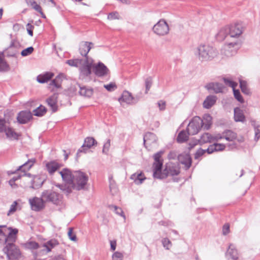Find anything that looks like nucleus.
<instances>
[{
  "mask_svg": "<svg viewBox=\"0 0 260 260\" xmlns=\"http://www.w3.org/2000/svg\"><path fill=\"white\" fill-rule=\"evenodd\" d=\"M31 117L32 114L30 111H22L19 113L17 118L19 123L24 124L28 122Z\"/></svg>",
  "mask_w": 260,
  "mask_h": 260,
  "instance_id": "nucleus-18",
  "label": "nucleus"
},
{
  "mask_svg": "<svg viewBox=\"0 0 260 260\" xmlns=\"http://www.w3.org/2000/svg\"><path fill=\"white\" fill-rule=\"evenodd\" d=\"M108 19L110 20L119 19L120 16L117 12H113L109 14Z\"/></svg>",
  "mask_w": 260,
  "mask_h": 260,
  "instance_id": "nucleus-52",
  "label": "nucleus"
},
{
  "mask_svg": "<svg viewBox=\"0 0 260 260\" xmlns=\"http://www.w3.org/2000/svg\"><path fill=\"white\" fill-rule=\"evenodd\" d=\"M58 173L61 176L62 181L69 185V187H72L74 178V171H72L68 168H64L58 171Z\"/></svg>",
  "mask_w": 260,
  "mask_h": 260,
  "instance_id": "nucleus-8",
  "label": "nucleus"
},
{
  "mask_svg": "<svg viewBox=\"0 0 260 260\" xmlns=\"http://www.w3.org/2000/svg\"><path fill=\"white\" fill-rule=\"evenodd\" d=\"M28 6L31 7L36 11H40L41 6L38 5L35 0H26Z\"/></svg>",
  "mask_w": 260,
  "mask_h": 260,
  "instance_id": "nucleus-45",
  "label": "nucleus"
},
{
  "mask_svg": "<svg viewBox=\"0 0 260 260\" xmlns=\"http://www.w3.org/2000/svg\"><path fill=\"white\" fill-rule=\"evenodd\" d=\"M44 182V179L41 178L40 176H36L31 181V187L34 189L39 188L42 186Z\"/></svg>",
  "mask_w": 260,
  "mask_h": 260,
  "instance_id": "nucleus-32",
  "label": "nucleus"
},
{
  "mask_svg": "<svg viewBox=\"0 0 260 260\" xmlns=\"http://www.w3.org/2000/svg\"><path fill=\"white\" fill-rule=\"evenodd\" d=\"M34 28V26L32 25L30 23H28L26 25V30L27 31L28 34L30 36H33V29Z\"/></svg>",
  "mask_w": 260,
  "mask_h": 260,
  "instance_id": "nucleus-63",
  "label": "nucleus"
},
{
  "mask_svg": "<svg viewBox=\"0 0 260 260\" xmlns=\"http://www.w3.org/2000/svg\"><path fill=\"white\" fill-rule=\"evenodd\" d=\"M240 86L241 89L242 91L246 94H249L250 93V90L248 88L247 85V82L245 81L240 80Z\"/></svg>",
  "mask_w": 260,
  "mask_h": 260,
  "instance_id": "nucleus-44",
  "label": "nucleus"
},
{
  "mask_svg": "<svg viewBox=\"0 0 260 260\" xmlns=\"http://www.w3.org/2000/svg\"><path fill=\"white\" fill-rule=\"evenodd\" d=\"M109 188L112 194H114L117 192V188L116 187L115 182L114 180H110V182H109Z\"/></svg>",
  "mask_w": 260,
  "mask_h": 260,
  "instance_id": "nucleus-53",
  "label": "nucleus"
},
{
  "mask_svg": "<svg viewBox=\"0 0 260 260\" xmlns=\"http://www.w3.org/2000/svg\"><path fill=\"white\" fill-rule=\"evenodd\" d=\"M221 139L222 137L218 135L214 136L208 133H206L201 136L200 139L198 140V142L200 144L202 145L207 143H212Z\"/></svg>",
  "mask_w": 260,
  "mask_h": 260,
  "instance_id": "nucleus-13",
  "label": "nucleus"
},
{
  "mask_svg": "<svg viewBox=\"0 0 260 260\" xmlns=\"http://www.w3.org/2000/svg\"><path fill=\"white\" fill-rule=\"evenodd\" d=\"M118 100L121 104L125 103L127 104H135L138 102L139 98L137 96L134 97L129 92L124 91Z\"/></svg>",
  "mask_w": 260,
  "mask_h": 260,
  "instance_id": "nucleus-11",
  "label": "nucleus"
},
{
  "mask_svg": "<svg viewBox=\"0 0 260 260\" xmlns=\"http://www.w3.org/2000/svg\"><path fill=\"white\" fill-rule=\"evenodd\" d=\"M162 153H163L162 151H159V152H158L157 153H155L153 156L154 159V161H162V160L160 159V158H161V155L162 154Z\"/></svg>",
  "mask_w": 260,
  "mask_h": 260,
  "instance_id": "nucleus-62",
  "label": "nucleus"
},
{
  "mask_svg": "<svg viewBox=\"0 0 260 260\" xmlns=\"http://www.w3.org/2000/svg\"><path fill=\"white\" fill-rule=\"evenodd\" d=\"M131 179L134 180V182L136 184H141L143 181L146 179L144 174L142 173H136L133 174Z\"/></svg>",
  "mask_w": 260,
  "mask_h": 260,
  "instance_id": "nucleus-31",
  "label": "nucleus"
},
{
  "mask_svg": "<svg viewBox=\"0 0 260 260\" xmlns=\"http://www.w3.org/2000/svg\"><path fill=\"white\" fill-rule=\"evenodd\" d=\"M41 197L46 202H50L56 205H59L62 201L61 194L54 191L45 190L42 193Z\"/></svg>",
  "mask_w": 260,
  "mask_h": 260,
  "instance_id": "nucleus-5",
  "label": "nucleus"
},
{
  "mask_svg": "<svg viewBox=\"0 0 260 260\" xmlns=\"http://www.w3.org/2000/svg\"><path fill=\"white\" fill-rule=\"evenodd\" d=\"M46 112V109L42 105L40 106L33 111L34 115L37 116H42L44 115Z\"/></svg>",
  "mask_w": 260,
  "mask_h": 260,
  "instance_id": "nucleus-41",
  "label": "nucleus"
},
{
  "mask_svg": "<svg viewBox=\"0 0 260 260\" xmlns=\"http://www.w3.org/2000/svg\"><path fill=\"white\" fill-rule=\"evenodd\" d=\"M44 199L38 197H34L29 199V203L30 205L32 210L39 211L45 207V203L43 201Z\"/></svg>",
  "mask_w": 260,
  "mask_h": 260,
  "instance_id": "nucleus-12",
  "label": "nucleus"
},
{
  "mask_svg": "<svg viewBox=\"0 0 260 260\" xmlns=\"http://www.w3.org/2000/svg\"><path fill=\"white\" fill-rule=\"evenodd\" d=\"M223 81L226 85L231 87L233 90L235 89L236 87L237 86V83L236 82H234L229 79L223 78Z\"/></svg>",
  "mask_w": 260,
  "mask_h": 260,
  "instance_id": "nucleus-47",
  "label": "nucleus"
},
{
  "mask_svg": "<svg viewBox=\"0 0 260 260\" xmlns=\"http://www.w3.org/2000/svg\"><path fill=\"white\" fill-rule=\"evenodd\" d=\"M62 75H59L56 78L51 81L50 85L54 86L56 88H59L61 85V77Z\"/></svg>",
  "mask_w": 260,
  "mask_h": 260,
  "instance_id": "nucleus-43",
  "label": "nucleus"
},
{
  "mask_svg": "<svg viewBox=\"0 0 260 260\" xmlns=\"http://www.w3.org/2000/svg\"><path fill=\"white\" fill-rule=\"evenodd\" d=\"M93 46L91 42H82L80 44L79 52L81 55L86 56L90 50Z\"/></svg>",
  "mask_w": 260,
  "mask_h": 260,
  "instance_id": "nucleus-22",
  "label": "nucleus"
},
{
  "mask_svg": "<svg viewBox=\"0 0 260 260\" xmlns=\"http://www.w3.org/2000/svg\"><path fill=\"white\" fill-rule=\"evenodd\" d=\"M217 98L214 95L208 96L203 103V107L206 109H209L216 103Z\"/></svg>",
  "mask_w": 260,
  "mask_h": 260,
  "instance_id": "nucleus-29",
  "label": "nucleus"
},
{
  "mask_svg": "<svg viewBox=\"0 0 260 260\" xmlns=\"http://www.w3.org/2000/svg\"><path fill=\"white\" fill-rule=\"evenodd\" d=\"M17 233L16 229H7L5 225H0V243L5 244L3 251L7 255L8 259L17 258L20 254L19 249L15 244Z\"/></svg>",
  "mask_w": 260,
  "mask_h": 260,
  "instance_id": "nucleus-1",
  "label": "nucleus"
},
{
  "mask_svg": "<svg viewBox=\"0 0 260 260\" xmlns=\"http://www.w3.org/2000/svg\"><path fill=\"white\" fill-rule=\"evenodd\" d=\"M89 177L86 173L80 170L74 171V178L72 187H66L60 184L56 185V186L68 194L72 192V189L77 190L85 189Z\"/></svg>",
  "mask_w": 260,
  "mask_h": 260,
  "instance_id": "nucleus-3",
  "label": "nucleus"
},
{
  "mask_svg": "<svg viewBox=\"0 0 260 260\" xmlns=\"http://www.w3.org/2000/svg\"><path fill=\"white\" fill-rule=\"evenodd\" d=\"M251 124L254 127L255 132V140L257 141L260 138V125L255 121H251Z\"/></svg>",
  "mask_w": 260,
  "mask_h": 260,
  "instance_id": "nucleus-42",
  "label": "nucleus"
},
{
  "mask_svg": "<svg viewBox=\"0 0 260 260\" xmlns=\"http://www.w3.org/2000/svg\"><path fill=\"white\" fill-rule=\"evenodd\" d=\"M94 74L98 77H103L107 75L109 73V70L102 62H99L93 66Z\"/></svg>",
  "mask_w": 260,
  "mask_h": 260,
  "instance_id": "nucleus-14",
  "label": "nucleus"
},
{
  "mask_svg": "<svg viewBox=\"0 0 260 260\" xmlns=\"http://www.w3.org/2000/svg\"><path fill=\"white\" fill-rule=\"evenodd\" d=\"M23 246L25 248L30 250L37 249L39 247V244L33 241H28L24 243Z\"/></svg>",
  "mask_w": 260,
  "mask_h": 260,
  "instance_id": "nucleus-39",
  "label": "nucleus"
},
{
  "mask_svg": "<svg viewBox=\"0 0 260 260\" xmlns=\"http://www.w3.org/2000/svg\"><path fill=\"white\" fill-rule=\"evenodd\" d=\"M229 36L232 41L228 42L225 44L222 49V52L228 57L235 54L241 45L240 37L244 31L243 24L236 23L228 26Z\"/></svg>",
  "mask_w": 260,
  "mask_h": 260,
  "instance_id": "nucleus-2",
  "label": "nucleus"
},
{
  "mask_svg": "<svg viewBox=\"0 0 260 260\" xmlns=\"http://www.w3.org/2000/svg\"><path fill=\"white\" fill-rule=\"evenodd\" d=\"M17 201H14L13 204L11 205L10 208L7 213L8 216L13 214L17 210Z\"/></svg>",
  "mask_w": 260,
  "mask_h": 260,
  "instance_id": "nucleus-51",
  "label": "nucleus"
},
{
  "mask_svg": "<svg viewBox=\"0 0 260 260\" xmlns=\"http://www.w3.org/2000/svg\"><path fill=\"white\" fill-rule=\"evenodd\" d=\"M58 244L59 242L57 240L55 239H51L43 244L42 247L44 248L43 250L47 253L49 252Z\"/></svg>",
  "mask_w": 260,
  "mask_h": 260,
  "instance_id": "nucleus-25",
  "label": "nucleus"
},
{
  "mask_svg": "<svg viewBox=\"0 0 260 260\" xmlns=\"http://www.w3.org/2000/svg\"><path fill=\"white\" fill-rule=\"evenodd\" d=\"M82 62V60L79 59H70L67 61V63L71 66L77 67Z\"/></svg>",
  "mask_w": 260,
  "mask_h": 260,
  "instance_id": "nucleus-46",
  "label": "nucleus"
},
{
  "mask_svg": "<svg viewBox=\"0 0 260 260\" xmlns=\"http://www.w3.org/2000/svg\"><path fill=\"white\" fill-rule=\"evenodd\" d=\"M218 136L221 137V136ZM221 137L222 139L225 138L227 141H232L236 138V134L231 131H228L224 133L223 136H221Z\"/></svg>",
  "mask_w": 260,
  "mask_h": 260,
  "instance_id": "nucleus-38",
  "label": "nucleus"
},
{
  "mask_svg": "<svg viewBox=\"0 0 260 260\" xmlns=\"http://www.w3.org/2000/svg\"><path fill=\"white\" fill-rule=\"evenodd\" d=\"M162 161H154L153 165V177L155 178L163 179L165 175H163V171H161Z\"/></svg>",
  "mask_w": 260,
  "mask_h": 260,
  "instance_id": "nucleus-15",
  "label": "nucleus"
},
{
  "mask_svg": "<svg viewBox=\"0 0 260 260\" xmlns=\"http://www.w3.org/2000/svg\"><path fill=\"white\" fill-rule=\"evenodd\" d=\"M216 147V151H219L223 150L225 148V145L223 144L214 143Z\"/></svg>",
  "mask_w": 260,
  "mask_h": 260,
  "instance_id": "nucleus-61",
  "label": "nucleus"
},
{
  "mask_svg": "<svg viewBox=\"0 0 260 260\" xmlns=\"http://www.w3.org/2000/svg\"><path fill=\"white\" fill-rule=\"evenodd\" d=\"M153 31L158 36H165L169 33V27L165 20L161 19L154 25Z\"/></svg>",
  "mask_w": 260,
  "mask_h": 260,
  "instance_id": "nucleus-7",
  "label": "nucleus"
},
{
  "mask_svg": "<svg viewBox=\"0 0 260 260\" xmlns=\"http://www.w3.org/2000/svg\"><path fill=\"white\" fill-rule=\"evenodd\" d=\"M152 85V81L150 78H147L145 80L146 93L149 90Z\"/></svg>",
  "mask_w": 260,
  "mask_h": 260,
  "instance_id": "nucleus-60",
  "label": "nucleus"
},
{
  "mask_svg": "<svg viewBox=\"0 0 260 260\" xmlns=\"http://www.w3.org/2000/svg\"><path fill=\"white\" fill-rule=\"evenodd\" d=\"M225 256L228 260H238L239 253L237 249L233 244H230L225 253Z\"/></svg>",
  "mask_w": 260,
  "mask_h": 260,
  "instance_id": "nucleus-16",
  "label": "nucleus"
},
{
  "mask_svg": "<svg viewBox=\"0 0 260 260\" xmlns=\"http://www.w3.org/2000/svg\"><path fill=\"white\" fill-rule=\"evenodd\" d=\"M206 151V150L202 149L201 148L198 149L194 155V158L198 159L200 156H202Z\"/></svg>",
  "mask_w": 260,
  "mask_h": 260,
  "instance_id": "nucleus-59",
  "label": "nucleus"
},
{
  "mask_svg": "<svg viewBox=\"0 0 260 260\" xmlns=\"http://www.w3.org/2000/svg\"><path fill=\"white\" fill-rule=\"evenodd\" d=\"M111 143L110 140L107 139V141L104 143L103 148V152L107 154L109 151V148L110 147Z\"/></svg>",
  "mask_w": 260,
  "mask_h": 260,
  "instance_id": "nucleus-55",
  "label": "nucleus"
},
{
  "mask_svg": "<svg viewBox=\"0 0 260 260\" xmlns=\"http://www.w3.org/2000/svg\"><path fill=\"white\" fill-rule=\"evenodd\" d=\"M80 90L79 91V94L83 96L90 98L93 94V89L91 88H88L86 86H80Z\"/></svg>",
  "mask_w": 260,
  "mask_h": 260,
  "instance_id": "nucleus-30",
  "label": "nucleus"
},
{
  "mask_svg": "<svg viewBox=\"0 0 260 260\" xmlns=\"http://www.w3.org/2000/svg\"><path fill=\"white\" fill-rule=\"evenodd\" d=\"M81 76H88L91 74V67L89 64H86L80 68Z\"/></svg>",
  "mask_w": 260,
  "mask_h": 260,
  "instance_id": "nucleus-35",
  "label": "nucleus"
},
{
  "mask_svg": "<svg viewBox=\"0 0 260 260\" xmlns=\"http://www.w3.org/2000/svg\"><path fill=\"white\" fill-rule=\"evenodd\" d=\"M35 162L36 159L35 158L28 159L24 164L19 166L14 172H11V174H15L17 172H19L22 174V176L30 177L31 176L30 174L27 173V172L30 170Z\"/></svg>",
  "mask_w": 260,
  "mask_h": 260,
  "instance_id": "nucleus-9",
  "label": "nucleus"
},
{
  "mask_svg": "<svg viewBox=\"0 0 260 260\" xmlns=\"http://www.w3.org/2000/svg\"><path fill=\"white\" fill-rule=\"evenodd\" d=\"M202 126L204 129H209L212 124V117L209 114H205L202 119Z\"/></svg>",
  "mask_w": 260,
  "mask_h": 260,
  "instance_id": "nucleus-27",
  "label": "nucleus"
},
{
  "mask_svg": "<svg viewBox=\"0 0 260 260\" xmlns=\"http://www.w3.org/2000/svg\"><path fill=\"white\" fill-rule=\"evenodd\" d=\"M143 139L144 145H150L156 142V136L153 133H148L144 136Z\"/></svg>",
  "mask_w": 260,
  "mask_h": 260,
  "instance_id": "nucleus-33",
  "label": "nucleus"
},
{
  "mask_svg": "<svg viewBox=\"0 0 260 260\" xmlns=\"http://www.w3.org/2000/svg\"><path fill=\"white\" fill-rule=\"evenodd\" d=\"M228 26L221 28L216 35L217 39L219 41H222L226 39V44L228 42L232 41L229 36V31Z\"/></svg>",
  "mask_w": 260,
  "mask_h": 260,
  "instance_id": "nucleus-19",
  "label": "nucleus"
},
{
  "mask_svg": "<svg viewBox=\"0 0 260 260\" xmlns=\"http://www.w3.org/2000/svg\"><path fill=\"white\" fill-rule=\"evenodd\" d=\"M110 208H114V211L115 212V213L117 214H118V215L122 216L124 219H125V216L123 214V211H122V210L120 208H119V207H117L116 206H113V205L111 206Z\"/></svg>",
  "mask_w": 260,
  "mask_h": 260,
  "instance_id": "nucleus-54",
  "label": "nucleus"
},
{
  "mask_svg": "<svg viewBox=\"0 0 260 260\" xmlns=\"http://www.w3.org/2000/svg\"><path fill=\"white\" fill-rule=\"evenodd\" d=\"M188 132L184 131H181L177 138V141L179 143H182L186 141L188 138Z\"/></svg>",
  "mask_w": 260,
  "mask_h": 260,
  "instance_id": "nucleus-37",
  "label": "nucleus"
},
{
  "mask_svg": "<svg viewBox=\"0 0 260 260\" xmlns=\"http://www.w3.org/2000/svg\"><path fill=\"white\" fill-rule=\"evenodd\" d=\"M69 239L73 241H77V237L75 234L73 233V229L70 228L68 233Z\"/></svg>",
  "mask_w": 260,
  "mask_h": 260,
  "instance_id": "nucleus-57",
  "label": "nucleus"
},
{
  "mask_svg": "<svg viewBox=\"0 0 260 260\" xmlns=\"http://www.w3.org/2000/svg\"><path fill=\"white\" fill-rule=\"evenodd\" d=\"M9 66L4 60L3 53L0 52V71H8Z\"/></svg>",
  "mask_w": 260,
  "mask_h": 260,
  "instance_id": "nucleus-36",
  "label": "nucleus"
},
{
  "mask_svg": "<svg viewBox=\"0 0 260 260\" xmlns=\"http://www.w3.org/2000/svg\"><path fill=\"white\" fill-rule=\"evenodd\" d=\"M123 254L119 251H116L112 255V260H123Z\"/></svg>",
  "mask_w": 260,
  "mask_h": 260,
  "instance_id": "nucleus-48",
  "label": "nucleus"
},
{
  "mask_svg": "<svg viewBox=\"0 0 260 260\" xmlns=\"http://www.w3.org/2000/svg\"><path fill=\"white\" fill-rule=\"evenodd\" d=\"M104 87L108 91H114L116 88V85L115 83H110L109 84L105 85Z\"/></svg>",
  "mask_w": 260,
  "mask_h": 260,
  "instance_id": "nucleus-58",
  "label": "nucleus"
},
{
  "mask_svg": "<svg viewBox=\"0 0 260 260\" xmlns=\"http://www.w3.org/2000/svg\"><path fill=\"white\" fill-rule=\"evenodd\" d=\"M202 119L200 117H194L187 125L188 134L190 135L197 134L202 127Z\"/></svg>",
  "mask_w": 260,
  "mask_h": 260,
  "instance_id": "nucleus-6",
  "label": "nucleus"
},
{
  "mask_svg": "<svg viewBox=\"0 0 260 260\" xmlns=\"http://www.w3.org/2000/svg\"><path fill=\"white\" fill-rule=\"evenodd\" d=\"M4 132H5V134L8 138H13V139H17L18 135L16 133H15L13 129L10 128L9 127H7L4 130Z\"/></svg>",
  "mask_w": 260,
  "mask_h": 260,
  "instance_id": "nucleus-40",
  "label": "nucleus"
},
{
  "mask_svg": "<svg viewBox=\"0 0 260 260\" xmlns=\"http://www.w3.org/2000/svg\"><path fill=\"white\" fill-rule=\"evenodd\" d=\"M19 46V44L18 42L15 41L12 42L6 51L7 56L11 57L15 56L18 53V47Z\"/></svg>",
  "mask_w": 260,
  "mask_h": 260,
  "instance_id": "nucleus-23",
  "label": "nucleus"
},
{
  "mask_svg": "<svg viewBox=\"0 0 260 260\" xmlns=\"http://www.w3.org/2000/svg\"><path fill=\"white\" fill-rule=\"evenodd\" d=\"M230 233V225L228 223L225 224L222 228V234L226 235Z\"/></svg>",
  "mask_w": 260,
  "mask_h": 260,
  "instance_id": "nucleus-64",
  "label": "nucleus"
},
{
  "mask_svg": "<svg viewBox=\"0 0 260 260\" xmlns=\"http://www.w3.org/2000/svg\"><path fill=\"white\" fill-rule=\"evenodd\" d=\"M234 119L236 121L242 122L245 120L243 112L239 108L234 109Z\"/></svg>",
  "mask_w": 260,
  "mask_h": 260,
  "instance_id": "nucleus-34",
  "label": "nucleus"
},
{
  "mask_svg": "<svg viewBox=\"0 0 260 260\" xmlns=\"http://www.w3.org/2000/svg\"><path fill=\"white\" fill-rule=\"evenodd\" d=\"M233 91H234V96L237 100V101H238L239 102H240L241 103H243V99L240 94V91L238 90H236L235 89H234L233 90Z\"/></svg>",
  "mask_w": 260,
  "mask_h": 260,
  "instance_id": "nucleus-56",
  "label": "nucleus"
},
{
  "mask_svg": "<svg viewBox=\"0 0 260 260\" xmlns=\"http://www.w3.org/2000/svg\"><path fill=\"white\" fill-rule=\"evenodd\" d=\"M62 167V165L59 164L56 161L52 160L46 162L45 164V167L48 173L52 175L56 171L58 170Z\"/></svg>",
  "mask_w": 260,
  "mask_h": 260,
  "instance_id": "nucleus-17",
  "label": "nucleus"
},
{
  "mask_svg": "<svg viewBox=\"0 0 260 260\" xmlns=\"http://www.w3.org/2000/svg\"><path fill=\"white\" fill-rule=\"evenodd\" d=\"M194 54L200 60L206 61L214 58L217 55V52L212 46L202 44L194 49Z\"/></svg>",
  "mask_w": 260,
  "mask_h": 260,
  "instance_id": "nucleus-4",
  "label": "nucleus"
},
{
  "mask_svg": "<svg viewBox=\"0 0 260 260\" xmlns=\"http://www.w3.org/2000/svg\"><path fill=\"white\" fill-rule=\"evenodd\" d=\"M54 76V74L52 72H46L41 74L37 76V81L40 83H44L47 82L51 79Z\"/></svg>",
  "mask_w": 260,
  "mask_h": 260,
  "instance_id": "nucleus-26",
  "label": "nucleus"
},
{
  "mask_svg": "<svg viewBox=\"0 0 260 260\" xmlns=\"http://www.w3.org/2000/svg\"><path fill=\"white\" fill-rule=\"evenodd\" d=\"M34 50V49L32 47H29L24 50H23L21 54L22 56H26L30 54H31Z\"/></svg>",
  "mask_w": 260,
  "mask_h": 260,
  "instance_id": "nucleus-49",
  "label": "nucleus"
},
{
  "mask_svg": "<svg viewBox=\"0 0 260 260\" xmlns=\"http://www.w3.org/2000/svg\"><path fill=\"white\" fill-rule=\"evenodd\" d=\"M47 103L53 112H55L57 111V96L56 94H53L47 99Z\"/></svg>",
  "mask_w": 260,
  "mask_h": 260,
  "instance_id": "nucleus-28",
  "label": "nucleus"
},
{
  "mask_svg": "<svg viewBox=\"0 0 260 260\" xmlns=\"http://www.w3.org/2000/svg\"><path fill=\"white\" fill-rule=\"evenodd\" d=\"M96 144L95 139L92 137H87L84 140V143L81 148L79 149L78 152H86V150Z\"/></svg>",
  "mask_w": 260,
  "mask_h": 260,
  "instance_id": "nucleus-20",
  "label": "nucleus"
},
{
  "mask_svg": "<svg viewBox=\"0 0 260 260\" xmlns=\"http://www.w3.org/2000/svg\"><path fill=\"white\" fill-rule=\"evenodd\" d=\"M162 244L163 245V246L165 248H166L167 250H169L170 249V248L172 246V243L170 241V240L168 238H164L162 240Z\"/></svg>",
  "mask_w": 260,
  "mask_h": 260,
  "instance_id": "nucleus-50",
  "label": "nucleus"
},
{
  "mask_svg": "<svg viewBox=\"0 0 260 260\" xmlns=\"http://www.w3.org/2000/svg\"><path fill=\"white\" fill-rule=\"evenodd\" d=\"M180 173V169L178 164L171 162H168L166 165L165 169L163 170V175H165V178L168 176L177 175Z\"/></svg>",
  "mask_w": 260,
  "mask_h": 260,
  "instance_id": "nucleus-10",
  "label": "nucleus"
},
{
  "mask_svg": "<svg viewBox=\"0 0 260 260\" xmlns=\"http://www.w3.org/2000/svg\"><path fill=\"white\" fill-rule=\"evenodd\" d=\"M179 161L185 166L186 169H188L191 165V158L188 153H183L178 156Z\"/></svg>",
  "mask_w": 260,
  "mask_h": 260,
  "instance_id": "nucleus-21",
  "label": "nucleus"
},
{
  "mask_svg": "<svg viewBox=\"0 0 260 260\" xmlns=\"http://www.w3.org/2000/svg\"><path fill=\"white\" fill-rule=\"evenodd\" d=\"M205 87L209 90L213 91L217 93L222 92L223 86L222 84L217 82H212L207 84Z\"/></svg>",
  "mask_w": 260,
  "mask_h": 260,
  "instance_id": "nucleus-24",
  "label": "nucleus"
}]
</instances>
